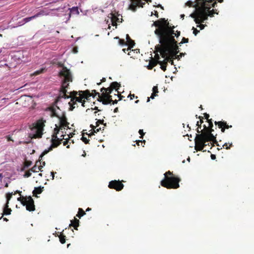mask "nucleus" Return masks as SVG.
I'll return each instance as SVG.
<instances>
[{
	"label": "nucleus",
	"mask_w": 254,
	"mask_h": 254,
	"mask_svg": "<svg viewBox=\"0 0 254 254\" xmlns=\"http://www.w3.org/2000/svg\"><path fill=\"white\" fill-rule=\"evenodd\" d=\"M162 21L164 20L155 21L153 24L157 27L154 32L158 36L160 43L155 46V51L159 52L164 59L169 58L168 62L173 64V59L176 58L177 54L179 52V46L177 42L172 35L173 31H170L163 27L161 23Z\"/></svg>",
	"instance_id": "obj_1"
},
{
	"label": "nucleus",
	"mask_w": 254,
	"mask_h": 254,
	"mask_svg": "<svg viewBox=\"0 0 254 254\" xmlns=\"http://www.w3.org/2000/svg\"><path fill=\"white\" fill-rule=\"evenodd\" d=\"M203 127V130H199L198 128L196 129L198 133L196 134L194 139V149L196 151H202L205 146L207 145H209V143H207L209 141L212 142L213 143H215L216 145L219 146L217 144L216 135L214 136L212 133L214 131L212 127H207L205 125H204Z\"/></svg>",
	"instance_id": "obj_2"
},
{
	"label": "nucleus",
	"mask_w": 254,
	"mask_h": 254,
	"mask_svg": "<svg viewBox=\"0 0 254 254\" xmlns=\"http://www.w3.org/2000/svg\"><path fill=\"white\" fill-rule=\"evenodd\" d=\"M60 66L62 67V69L59 72V75L61 77H63L64 79L62 80V84L60 90L61 93L56 101L57 102L59 101L61 98H64V99H71L73 97H77L78 94V92L73 91L70 92L69 95L66 94L67 89L69 86V82L72 81V77L71 73L69 69L64 66L63 64H61Z\"/></svg>",
	"instance_id": "obj_3"
},
{
	"label": "nucleus",
	"mask_w": 254,
	"mask_h": 254,
	"mask_svg": "<svg viewBox=\"0 0 254 254\" xmlns=\"http://www.w3.org/2000/svg\"><path fill=\"white\" fill-rule=\"evenodd\" d=\"M216 0H205L201 6L198 8V18L200 23L204 22L208 19V17H213L214 14H218V11L216 9L210 10L211 7H215L217 5Z\"/></svg>",
	"instance_id": "obj_4"
},
{
	"label": "nucleus",
	"mask_w": 254,
	"mask_h": 254,
	"mask_svg": "<svg viewBox=\"0 0 254 254\" xmlns=\"http://www.w3.org/2000/svg\"><path fill=\"white\" fill-rule=\"evenodd\" d=\"M181 179L175 177L170 171L164 174V179L161 181V185L168 189H176L179 188Z\"/></svg>",
	"instance_id": "obj_5"
},
{
	"label": "nucleus",
	"mask_w": 254,
	"mask_h": 254,
	"mask_svg": "<svg viewBox=\"0 0 254 254\" xmlns=\"http://www.w3.org/2000/svg\"><path fill=\"white\" fill-rule=\"evenodd\" d=\"M58 110L61 111L59 107L57 105H53L47 108L46 110L47 111L50 112V116L52 118L56 117L59 119L60 121V126L65 129V127L69 128L68 125L69 123L67 121V118L66 117L65 112H61L59 113Z\"/></svg>",
	"instance_id": "obj_6"
},
{
	"label": "nucleus",
	"mask_w": 254,
	"mask_h": 254,
	"mask_svg": "<svg viewBox=\"0 0 254 254\" xmlns=\"http://www.w3.org/2000/svg\"><path fill=\"white\" fill-rule=\"evenodd\" d=\"M78 95L79 97H73L71 99L72 104H71L70 102L69 103V104L70 106V110H72L74 108V107H73V105H75L76 102L81 103L84 99L88 100L89 98L91 97L92 95V94H90V92L88 90L85 91H79Z\"/></svg>",
	"instance_id": "obj_7"
},
{
	"label": "nucleus",
	"mask_w": 254,
	"mask_h": 254,
	"mask_svg": "<svg viewBox=\"0 0 254 254\" xmlns=\"http://www.w3.org/2000/svg\"><path fill=\"white\" fill-rule=\"evenodd\" d=\"M64 135L62 134L61 137L62 138H52L51 142L52 144L48 150H45L40 155V158L43 157L45 155L47 154L50 151L52 150L53 148L57 147L61 144L62 141L64 139Z\"/></svg>",
	"instance_id": "obj_8"
},
{
	"label": "nucleus",
	"mask_w": 254,
	"mask_h": 254,
	"mask_svg": "<svg viewBox=\"0 0 254 254\" xmlns=\"http://www.w3.org/2000/svg\"><path fill=\"white\" fill-rule=\"evenodd\" d=\"M45 123L46 121L42 119L36 122L34 126V129L36 130L35 137L40 138L42 137Z\"/></svg>",
	"instance_id": "obj_9"
},
{
	"label": "nucleus",
	"mask_w": 254,
	"mask_h": 254,
	"mask_svg": "<svg viewBox=\"0 0 254 254\" xmlns=\"http://www.w3.org/2000/svg\"><path fill=\"white\" fill-rule=\"evenodd\" d=\"M108 187L110 189H115L117 191H120L123 189L124 186L122 182L119 180H114L110 182Z\"/></svg>",
	"instance_id": "obj_10"
},
{
	"label": "nucleus",
	"mask_w": 254,
	"mask_h": 254,
	"mask_svg": "<svg viewBox=\"0 0 254 254\" xmlns=\"http://www.w3.org/2000/svg\"><path fill=\"white\" fill-rule=\"evenodd\" d=\"M162 19L164 20V21H162L161 22V23L162 24V26L167 30H169L170 31H173V34H172L173 38H174L173 35H175V36L177 37L180 35V31H177V33H175L174 30H173V29L174 28V26H173L172 27H170L169 26V22L167 21V20H165V18H161L159 20H158L157 21H160ZM174 39H175V38Z\"/></svg>",
	"instance_id": "obj_11"
},
{
	"label": "nucleus",
	"mask_w": 254,
	"mask_h": 254,
	"mask_svg": "<svg viewBox=\"0 0 254 254\" xmlns=\"http://www.w3.org/2000/svg\"><path fill=\"white\" fill-rule=\"evenodd\" d=\"M26 204L24 205L26 206V210L29 211H33L35 210V205L34 201L31 196L27 197V199L25 200Z\"/></svg>",
	"instance_id": "obj_12"
},
{
	"label": "nucleus",
	"mask_w": 254,
	"mask_h": 254,
	"mask_svg": "<svg viewBox=\"0 0 254 254\" xmlns=\"http://www.w3.org/2000/svg\"><path fill=\"white\" fill-rule=\"evenodd\" d=\"M131 4L130 7L133 10H135L136 6L143 7L145 4V2L151 1V0H131Z\"/></svg>",
	"instance_id": "obj_13"
},
{
	"label": "nucleus",
	"mask_w": 254,
	"mask_h": 254,
	"mask_svg": "<svg viewBox=\"0 0 254 254\" xmlns=\"http://www.w3.org/2000/svg\"><path fill=\"white\" fill-rule=\"evenodd\" d=\"M214 124L218 126L219 128H221V130L222 132H224L225 129H228L232 127L231 125L229 126L227 125V122L223 121H219L214 122Z\"/></svg>",
	"instance_id": "obj_14"
},
{
	"label": "nucleus",
	"mask_w": 254,
	"mask_h": 254,
	"mask_svg": "<svg viewBox=\"0 0 254 254\" xmlns=\"http://www.w3.org/2000/svg\"><path fill=\"white\" fill-rule=\"evenodd\" d=\"M126 39H127V42H126V45H127L128 46V47L127 48V51H129L133 47V46H134L135 45V42L133 40H132L129 37V36L128 35V34H127L126 35Z\"/></svg>",
	"instance_id": "obj_15"
},
{
	"label": "nucleus",
	"mask_w": 254,
	"mask_h": 254,
	"mask_svg": "<svg viewBox=\"0 0 254 254\" xmlns=\"http://www.w3.org/2000/svg\"><path fill=\"white\" fill-rule=\"evenodd\" d=\"M169 58H167L166 59H165L162 62L159 61H158V64H159L161 65V68L164 71L166 70V67L168 64V62H169Z\"/></svg>",
	"instance_id": "obj_16"
},
{
	"label": "nucleus",
	"mask_w": 254,
	"mask_h": 254,
	"mask_svg": "<svg viewBox=\"0 0 254 254\" xmlns=\"http://www.w3.org/2000/svg\"><path fill=\"white\" fill-rule=\"evenodd\" d=\"M110 18L111 19L112 24L113 26H117V22L119 21V18L115 14V13H113V12L110 14Z\"/></svg>",
	"instance_id": "obj_17"
},
{
	"label": "nucleus",
	"mask_w": 254,
	"mask_h": 254,
	"mask_svg": "<svg viewBox=\"0 0 254 254\" xmlns=\"http://www.w3.org/2000/svg\"><path fill=\"white\" fill-rule=\"evenodd\" d=\"M56 127L54 129V132L52 135V138H58L57 136V134L59 133V131L61 130H63L64 129L63 127H62L61 126H58L57 125H55Z\"/></svg>",
	"instance_id": "obj_18"
},
{
	"label": "nucleus",
	"mask_w": 254,
	"mask_h": 254,
	"mask_svg": "<svg viewBox=\"0 0 254 254\" xmlns=\"http://www.w3.org/2000/svg\"><path fill=\"white\" fill-rule=\"evenodd\" d=\"M98 101L101 102L104 105H107L111 103L113 100L112 99L111 96L109 94V97H108L106 100H102V98L100 97V99H98Z\"/></svg>",
	"instance_id": "obj_19"
},
{
	"label": "nucleus",
	"mask_w": 254,
	"mask_h": 254,
	"mask_svg": "<svg viewBox=\"0 0 254 254\" xmlns=\"http://www.w3.org/2000/svg\"><path fill=\"white\" fill-rule=\"evenodd\" d=\"M79 220L74 218V220L71 221L69 227H73L75 230H77V227L79 226Z\"/></svg>",
	"instance_id": "obj_20"
},
{
	"label": "nucleus",
	"mask_w": 254,
	"mask_h": 254,
	"mask_svg": "<svg viewBox=\"0 0 254 254\" xmlns=\"http://www.w3.org/2000/svg\"><path fill=\"white\" fill-rule=\"evenodd\" d=\"M43 189H44L43 187H39L35 188L34 190H33V191L32 192L33 195L37 197V196L36 195L37 194H41L42 192V191H43Z\"/></svg>",
	"instance_id": "obj_21"
},
{
	"label": "nucleus",
	"mask_w": 254,
	"mask_h": 254,
	"mask_svg": "<svg viewBox=\"0 0 254 254\" xmlns=\"http://www.w3.org/2000/svg\"><path fill=\"white\" fill-rule=\"evenodd\" d=\"M11 212V209L8 208V204H5L3 208V215H9Z\"/></svg>",
	"instance_id": "obj_22"
},
{
	"label": "nucleus",
	"mask_w": 254,
	"mask_h": 254,
	"mask_svg": "<svg viewBox=\"0 0 254 254\" xmlns=\"http://www.w3.org/2000/svg\"><path fill=\"white\" fill-rule=\"evenodd\" d=\"M120 86V84L118 83L117 82H113L111 83L110 85V87L112 88V89L113 90L116 89V90L117 91L118 93H119L118 89Z\"/></svg>",
	"instance_id": "obj_23"
},
{
	"label": "nucleus",
	"mask_w": 254,
	"mask_h": 254,
	"mask_svg": "<svg viewBox=\"0 0 254 254\" xmlns=\"http://www.w3.org/2000/svg\"><path fill=\"white\" fill-rule=\"evenodd\" d=\"M42 158H39V160H38V163H39L40 164V165L38 166V170L40 171H42V168L45 165L46 163H45V161H42Z\"/></svg>",
	"instance_id": "obj_24"
},
{
	"label": "nucleus",
	"mask_w": 254,
	"mask_h": 254,
	"mask_svg": "<svg viewBox=\"0 0 254 254\" xmlns=\"http://www.w3.org/2000/svg\"><path fill=\"white\" fill-rule=\"evenodd\" d=\"M69 9H70V13L73 14L78 15L79 13L78 7H77V6L72 7V8H70Z\"/></svg>",
	"instance_id": "obj_25"
},
{
	"label": "nucleus",
	"mask_w": 254,
	"mask_h": 254,
	"mask_svg": "<svg viewBox=\"0 0 254 254\" xmlns=\"http://www.w3.org/2000/svg\"><path fill=\"white\" fill-rule=\"evenodd\" d=\"M85 214V212L82 208H79L78 209V213L76 214V216L79 218H80L82 216H84Z\"/></svg>",
	"instance_id": "obj_26"
},
{
	"label": "nucleus",
	"mask_w": 254,
	"mask_h": 254,
	"mask_svg": "<svg viewBox=\"0 0 254 254\" xmlns=\"http://www.w3.org/2000/svg\"><path fill=\"white\" fill-rule=\"evenodd\" d=\"M27 197L28 196H21L17 198V200L20 201L23 205H25L26 204L25 200L26 199H27Z\"/></svg>",
	"instance_id": "obj_27"
},
{
	"label": "nucleus",
	"mask_w": 254,
	"mask_h": 254,
	"mask_svg": "<svg viewBox=\"0 0 254 254\" xmlns=\"http://www.w3.org/2000/svg\"><path fill=\"white\" fill-rule=\"evenodd\" d=\"M109 94L108 93V92H103L101 94H100V96H99V99H100V97L102 98V100H106L108 97H109Z\"/></svg>",
	"instance_id": "obj_28"
},
{
	"label": "nucleus",
	"mask_w": 254,
	"mask_h": 254,
	"mask_svg": "<svg viewBox=\"0 0 254 254\" xmlns=\"http://www.w3.org/2000/svg\"><path fill=\"white\" fill-rule=\"evenodd\" d=\"M198 119H200V120L199 121H197V123H196V126H198V128H201V124L203 123V117H201V116H199L198 117Z\"/></svg>",
	"instance_id": "obj_29"
},
{
	"label": "nucleus",
	"mask_w": 254,
	"mask_h": 254,
	"mask_svg": "<svg viewBox=\"0 0 254 254\" xmlns=\"http://www.w3.org/2000/svg\"><path fill=\"white\" fill-rule=\"evenodd\" d=\"M48 14L47 13H46L44 10H41L40 11H39V12H38L37 13H36V14H35V16L36 18H37L41 15H46Z\"/></svg>",
	"instance_id": "obj_30"
},
{
	"label": "nucleus",
	"mask_w": 254,
	"mask_h": 254,
	"mask_svg": "<svg viewBox=\"0 0 254 254\" xmlns=\"http://www.w3.org/2000/svg\"><path fill=\"white\" fill-rule=\"evenodd\" d=\"M158 61H159L156 60L155 59H152L150 61L149 64L152 65V67H154L157 65V64H158Z\"/></svg>",
	"instance_id": "obj_31"
},
{
	"label": "nucleus",
	"mask_w": 254,
	"mask_h": 254,
	"mask_svg": "<svg viewBox=\"0 0 254 254\" xmlns=\"http://www.w3.org/2000/svg\"><path fill=\"white\" fill-rule=\"evenodd\" d=\"M12 192H11V193L8 192L7 193H6V204H8L9 201L10 200L11 198L12 197Z\"/></svg>",
	"instance_id": "obj_32"
},
{
	"label": "nucleus",
	"mask_w": 254,
	"mask_h": 254,
	"mask_svg": "<svg viewBox=\"0 0 254 254\" xmlns=\"http://www.w3.org/2000/svg\"><path fill=\"white\" fill-rule=\"evenodd\" d=\"M38 162H36L35 165L31 169H30V171H31V172H38V171H37V170H38Z\"/></svg>",
	"instance_id": "obj_33"
},
{
	"label": "nucleus",
	"mask_w": 254,
	"mask_h": 254,
	"mask_svg": "<svg viewBox=\"0 0 254 254\" xmlns=\"http://www.w3.org/2000/svg\"><path fill=\"white\" fill-rule=\"evenodd\" d=\"M36 17L34 15L32 16H31V17H26V18H25L23 19V21L24 23H27L29 21H30V20H31L32 19H33L34 18H35Z\"/></svg>",
	"instance_id": "obj_34"
},
{
	"label": "nucleus",
	"mask_w": 254,
	"mask_h": 254,
	"mask_svg": "<svg viewBox=\"0 0 254 254\" xmlns=\"http://www.w3.org/2000/svg\"><path fill=\"white\" fill-rule=\"evenodd\" d=\"M60 241L62 244H64L65 243V236L63 234H61L59 236Z\"/></svg>",
	"instance_id": "obj_35"
},
{
	"label": "nucleus",
	"mask_w": 254,
	"mask_h": 254,
	"mask_svg": "<svg viewBox=\"0 0 254 254\" xmlns=\"http://www.w3.org/2000/svg\"><path fill=\"white\" fill-rule=\"evenodd\" d=\"M24 168H27L32 165V161L26 160L24 163Z\"/></svg>",
	"instance_id": "obj_36"
},
{
	"label": "nucleus",
	"mask_w": 254,
	"mask_h": 254,
	"mask_svg": "<svg viewBox=\"0 0 254 254\" xmlns=\"http://www.w3.org/2000/svg\"><path fill=\"white\" fill-rule=\"evenodd\" d=\"M45 70V68H42L40 69V70H36V71H35V72L34 73V74L35 75L40 74L41 73H43Z\"/></svg>",
	"instance_id": "obj_37"
},
{
	"label": "nucleus",
	"mask_w": 254,
	"mask_h": 254,
	"mask_svg": "<svg viewBox=\"0 0 254 254\" xmlns=\"http://www.w3.org/2000/svg\"><path fill=\"white\" fill-rule=\"evenodd\" d=\"M90 94H92V95L91 96L93 97L96 95H98V97L99 96H100V94L99 92H97L96 90H92V92L90 93Z\"/></svg>",
	"instance_id": "obj_38"
},
{
	"label": "nucleus",
	"mask_w": 254,
	"mask_h": 254,
	"mask_svg": "<svg viewBox=\"0 0 254 254\" xmlns=\"http://www.w3.org/2000/svg\"><path fill=\"white\" fill-rule=\"evenodd\" d=\"M185 5L189 7H193L194 4H193V2L189 0L186 3Z\"/></svg>",
	"instance_id": "obj_39"
},
{
	"label": "nucleus",
	"mask_w": 254,
	"mask_h": 254,
	"mask_svg": "<svg viewBox=\"0 0 254 254\" xmlns=\"http://www.w3.org/2000/svg\"><path fill=\"white\" fill-rule=\"evenodd\" d=\"M116 39H119V43L120 44V45H126V43L125 41V40L124 39H120L119 37H117L115 38Z\"/></svg>",
	"instance_id": "obj_40"
},
{
	"label": "nucleus",
	"mask_w": 254,
	"mask_h": 254,
	"mask_svg": "<svg viewBox=\"0 0 254 254\" xmlns=\"http://www.w3.org/2000/svg\"><path fill=\"white\" fill-rule=\"evenodd\" d=\"M189 42V39L185 37L183 38L182 41L179 44L180 46L183 43H186Z\"/></svg>",
	"instance_id": "obj_41"
},
{
	"label": "nucleus",
	"mask_w": 254,
	"mask_h": 254,
	"mask_svg": "<svg viewBox=\"0 0 254 254\" xmlns=\"http://www.w3.org/2000/svg\"><path fill=\"white\" fill-rule=\"evenodd\" d=\"M232 146V143L228 144L227 143H225L224 145H223V147L224 148H225L226 149H229L230 148V147Z\"/></svg>",
	"instance_id": "obj_42"
},
{
	"label": "nucleus",
	"mask_w": 254,
	"mask_h": 254,
	"mask_svg": "<svg viewBox=\"0 0 254 254\" xmlns=\"http://www.w3.org/2000/svg\"><path fill=\"white\" fill-rule=\"evenodd\" d=\"M31 171H30V170L28 171H26L24 175V177L25 178H28V177H30L31 175Z\"/></svg>",
	"instance_id": "obj_43"
},
{
	"label": "nucleus",
	"mask_w": 254,
	"mask_h": 254,
	"mask_svg": "<svg viewBox=\"0 0 254 254\" xmlns=\"http://www.w3.org/2000/svg\"><path fill=\"white\" fill-rule=\"evenodd\" d=\"M157 95V94L153 92L150 96V97H148L147 102H148L150 101V98L154 99L155 96Z\"/></svg>",
	"instance_id": "obj_44"
},
{
	"label": "nucleus",
	"mask_w": 254,
	"mask_h": 254,
	"mask_svg": "<svg viewBox=\"0 0 254 254\" xmlns=\"http://www.w3.org/2000/svg\"><path fill=\"white\" fill-rule=\"evenodd\" d=\"M83 142H84L85 144L89 143V140L87 139L86 137H84L83 136L81 137V139Z\"/></svg>",
	"instance_id": "obj_45"
},
{
	"label": "nucleus",
	"mask_w": 254,
	"mask_h": 254,
	"mask_svg": "<svg viewBox=\"0 0 254 254\" xmlns=\"http://www.w3.org/2000/svg\"><path fill=\"white\" fill-rule=\"evenodd\" d=\"M192 30H193V34L195 36H196L199 32V31L194 27H192Z\"/></svg>",
	"instance_id": "obj_46"
},
{
	"label": "nucleus",
	"mask_w": 254,
	"mask_h": 254,
	"mask_svg": "<svg viewBox=\"0 0 254 254\" xmlns=\"http://www.w3.org/2000/svg\"><path fill=\"white\" fill-rule=\"evenodd\" d=\"M101 129V128H97V129H94V132H92L91 133H90V134H88V136L89 137H90L92 135L94 134V133L95 132H97L98 131H99V130Z\"/></svg>",
	"instance_id": "obj_47"
},
{
	"label": "nucleus",
	"mask_w": 254,
	"mask_h": 254,
	"mask_svg": "<svg viewBox=\"0 0 254 254\" xmlns=\"http://www.w3.org/2000/svg\"><path fill=\"white\" fill-rule=\"evenodd\" d=\"M153 92L157 94L158 93V89L157 86H154L152 89Z\"/></svg>",
	"instance_id": "obj_48"
},
{
	"label": "nucleus",
	"mask_w": 254,
	"mask_h": 254,
	"mask_svg": "<svg viewBox=\"0 0 254 254\" xmlns=\"http://www.w3.org/2000/svg\"><path fill=\"white\" fill-rule=\"evenodd\" d=\"M138 132L139 134L141 135L140 136V138H143V136L144 135V133L143 132V129H139Z\"/></svg>",
	"instance_id": "obj_49"
},
{
	"label": "nucleus",
	"mask_w": 254,
	"mask_h": 254,
	"mask_svg": "<svg viewBox=\"0 0 254 254\" xmlns=\"http://www.w3.org/2000/svg\"><path fill=\"white\" fill-rule=\"evenodd\" d=\"M68 138H70L69 135H68ZM65 140L63 142V145L64 146H65L68 144L69 138H65L64 139Z\"/></svg>",
	"instance_id": "obj_50"
},
{
	"label": "nucleus",
	"mask_w": 254,
	"mask_h": 254,
	"mask_svg": "<svg viewBox=\"0 0 254 254\" xmlns=\"http://www.w3.org/2000/svg\"><path fill=\"white\" fill-rule=\"evenodd\" d=\"M104 122V120H98V121L96 123V127L98 126L99 124H102Z\"/></svg>",
	"instance_id": "obj_51"
},
{
	"label": "nucleus",
	"mask_w": 254,
	"mask_h": 254,
	"mask_svg": "<svg viewBox=\"0 0 254 254\" xmlns=\"http://www.w3.org/2000/svg\"><path fill=\"white\" fill-rule=\"evenodd\" d=\"M113 91V89L111 87H109L108 88H107V90L106 91V92H108L109 94L112 93V91Z\"/></svg>",
	"instance_id": "obj_52"
},
{
	"label": "nucleus",
	"mask_w": 254,
	"mask_h": 254,
	"mask_svg": "<svg viewBox=\"0 0 254 254\" xmlns=\"http://www.w3.org/2000/svg\"><path fill=\"white\" fill-rule=\"evenodd\" d=\"M209 124V126L208 127H213V123L212 121V119H210L209 120L207 121Z\"/></svg>",
	"instance_id": "obj_53"
},
{
	"label": "nucleus",
	"mask_w": 254,
	"mask_h": 254,
	"mask_svg": "<svg viewBox=\"0 0 254 254\" xmlns=\"http://www.w3.org/2000/svg\"><path fill=\"white\" fill-rule=\"evenodd\" d=\"M205 25L202 24L200 23H199V24L197 26V27H199L201 30L203 29L205 27Z\"/></svg>",
	"instance_id": "obj_54"
},
{
	"label": "nucleus",
	"mask_w": 254,
	"mask_h": 254,
	"mask_svg": "<svg viewBox=\"0 0 254 254\" xmlns=\"http://www.w3.org/2000/svg\"><path fill=\"white\" fill-rule=\"evenodd\" d=\"M128 97H129L130 100H132L133 99V98H135L136 99H137L138 98L137 96H135L134 94H130L128 96Z\"/></svg>",
	"instance_id": "obj_55"
},
{
	"label": "nucleus",
	"mask_w": 254,
	"mask_h": 254,
	"mask_svg": "<svg viewBox=\"0 0 254 254\" xmlns=\"http://www.w3.org/2000/svg\"><path fill=\"white\" fill-rule=\"evenodd\" d=\"M5 137L7 139V141H13V140H12L11 137L10 135H6L5 136Z\"/></svg>",
	"instance_id": "obj_56"
},
{
	"label": "nucleus",
	"mask_w": 254,
	"mask_h": 254,
	"mask_svg": "<svg viewBox=\"0 0 254 254\" xmlns=\"http://www.w3.org/2000/svg\"><path fill=\"white\" fill-rule=\"evenodd\" d=\"M204 116L205 118L207 120V121L210 120V119H209V114H208L207 113H205V114H204Z\"/></svg>",
	"instance_id": "obj_57"
},
{
	"label": "nucleus",
	"mask_w": 254,
	"mask_h": 254,
	"mask_svg": "<svg viewBox=\"0 0 254 254\" xmlns=\"http://www.w3.org/2000/svg\"><path fill=\"white\" fill-rule=\"evenodd\" d=\"M139 143H141V144L143 143L144 144H145V140H143V141H141V140H138V141H136V144L139 146Z\"/></svg>",
	"instance_id": "obj_58"
},
{
	"label": "nucleus",
	"mask_w": 254,
	"mask_h": 254,
	"mask_svg": "<svg viewBox=\"0 0 254 254\" xmlns=\"http://www.w3.org/2000/svg\"><path fill=\"white\" fill-rule=\"evenodd\" d=\"M155 58L156 59V60L158 61V60L160 59L159 56L158 54H156L155 56Z\"/></svg>",
	"instance_id": "obj_59"
},
{
	"label": "nucleus",
	"mask_w": 254,
	"mask_h": 254,
	"mask_svg": "<svg viewBox=\"0 0 254 254\" xmlns=\"http://www.w3.org/2000/svg\"><path fill=\"white\" fill-rule=\"evenodd\" d=\"M211 159H212V160H214V159H216V156H215V155H214V154H211Z\"/></svg>",
	"instance_id": "obj_60"
},
{
	"label": "nucleus",
	"mask_w": 254,
	"mask_h": 254,
	"mask_svg": "<svg viewBox=\"0 0 254 254\" xmlns=\"http://www.w3.org/2000/svg\"><path fill=\"white\" fill-rule=\"evenodd\" d=\"M106 90H107V88L103 87L100 90H101V92H102V93H103V92H106Z\"/></svg>",
	"instance_id": "obj_61"
},
{
	"label": "nucleus",
	"mask_w": 254,
	"mask_h": 254,
	"mask_svg": "<svg viewBox=\"0 0 254 254\" xmlns=\"http://www.w3.org/2000/svg\"><path fill=\"white\" fill-rule=\"evenodd\" d=\"M154 14L157 17H159V15H158V12H157V11L156 10H155L154 11Z\"/></svg>",
	"instance_id": "obj_62"
},
{
	"label": "nucleus",
	"mask_w": 254,
	"mask_h": 254,
	"mask_svg": "<svg viewBox=\"0 0 254 254\" xmlns=\"http://www.w3.org/2000/svg\"><path fill=\"white\" fill-rule=\"evenodd\" d=\"M51 176L52 177V179L54 180V177H55V173L54 172H51Z\"/></svg>",
	"instance_id": "obj_63"
},
{
	"label": "nucleus",
	"mask_w": 254,
	"mask_h": 254,
	"mask_svg": "<svg viewBox=\"0 0 254 254\" xmlns=\"http://www.w3.org/2000/svg\"><path fill=\"white\" fill-rule=\"evenodd\" d=\"M147 67H148V69H152L153 68V67H152V65L151 64H150L149 63V65H148Z\"/></svg>",
	"instance_id": "obj_64"
}]
</instances>
